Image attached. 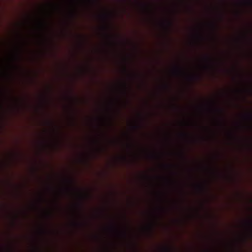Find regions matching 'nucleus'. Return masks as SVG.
I'll return each instance as SVG.
<instances>
[{
	"label": "nucleus",
	"instance_id": "nucleus-22",
	"mask_svg": "<svg viewBox=\"0 0 252 252\" xmlns=\"http://www.w3.org/2000/svg\"><path fill=\"white\" fill-rule=\"evenodd\" d=\"M124 234L125 235H126V232L125 231L124 232Z\"/></svg>",
	"mask_w": 252,
	"mask_h": 252
},
{
	"label": "nucleus",
	"instance_id": "nucleus-24",
	"mask_svg": "<svg viewBox=\"0 0 252 252\" xmlns=\"http://www.w3.org/2000/svg\"><path fill=\"white\" fill-rule=\"evenodd\" d=\"M189 77L192 79V76H189Z\"/></svg>",
	"mask_w": 252,
	"mask_h": 252
},
{
	"label": "nucleus",
	"instance_id": "nucleus-11",
	"mask_svg": "<svg viewBox=\"0 0 252 252\" xmlns=\"http://www.w3.org/2000/svg\"><path fill=\"white\" fill-rule=\"evenodd\" d=\"M218 111H219L220 113L221 114H222L223 113V110L221 109H218Z\"/></svg>",
	"mask_w": 252,
	"mask_h": 252
},
{
	"label": "nucleus",
	"instance_id": "nucleus-18",
	"mask_svg": "<svg viewBox=\"0 0 252 252\" xmlns=\"http://www.w3.org/2000/svg\"><path fill=\"white\" fill-rule=\"evenodd\" d=\"M200 188L201 190L203 189H204V187L203 186H200Z\"/></svg>",
	"mask_w": 252,
	"mask_h": 252
},
{
	"label": "nucleus",
	"instance_id": "nucleus-12",
	"mask_svg": "<svg viewBox=\"0 0 252 252\" xmlns=\"http://www.w3.org/2000/svg\"><path fill=\"white\" fill-rule=\"evenodd\" d=\"M139 126H138V125H135V126H134V128L135 129H137V128H139Z\"/></svg>",
	"mask_w": 252,
	"mask_h": 252
},
{
	"label": "nucleus",
	"instance_id": "nucleus-9",
	"mask_svg": "<svg viewBox=\"0 0 252 252\" xmlns=\"http://www.w3.org/2000/svg\"><path fill=\"white\" fill-rule=\"evenodd\" d=\"M205 59L208 62L211 61V58L208 56L206 57Z\"/></svg>",
	"mask_w": 252,
	"mask_h": 252
},
{
	"label": "nucleus",
	"instance_id": "nucleus-17",
	"mask_svg": "<svg viewBox=\"0 0 252 252\" xmlns=\"http://www.w3.org/2000/svg\"><path fill=\"white\" fill-rule=\"evenodd\" d=\"M243 36V38H246L247 37V35H246V34H244Z\"/></svg>",
	"mask_w": 252,
	"mask_h": 252
},
{
	"label": "nucleus",
	"instance_id": "nucleus-23",
	"mask_svg": "<svg viewBox=\"0 0 252 252\" xmlns=\"http://www.w3.org/2000/svg\"><path fill=\"white\" fill-rule=\"evenodd\" d=\"M106 36L108 37H110V36L108 34H106Z\"/></svg>",
	"mask_w": 252,
	"mask_h": 252
},
{
	"label": "nucleus",
	"instance_id": "nucleus-13",
	"mask_svg": "<svg viewBox=\"0 0 252 252\" xmlns=\"http://www.w3.org/2000/svg\"><path fill=\"white\" fill-rule=\"evenodd\" d=\"M104 29L105 30V31H107L108 30V27L107 26H105L104 27Z\"/></svg>",
	"mask_w": 252,
	"mask_h": 252
},
{
	"label": "nucleus",
	"instance_id": "nucleus-3",
	"mask_svg": "<svg viewBox=\"0 0 252 252\" xmlns=\"http://www.w3.org/2000/svg\"><path fill=\"white\" fill-rule=\"evenodd\" d=\"M175 72L177 74L179 73H184L185 71L182 69L179 68V67H176L175 69Z\"/></svg>",
	"mask_w": 252,
	"mask_h": 252
},
{
	"label": "nucleus",
	"instance_id": "nucleus-4",
	"mask_svg": "<svg viewBox=\"0 0 252 252\" xmlns=\"http://www.w3.org/2000/svg\"><path fill=\"white\" fill-rule=\"evenodd\" d=\"M163 251L164 252H170L172 250V249L169 247V246H165L163 249Z\"/></svg>",
	"mask_w": 252,
	"mask_h": 252
},
{
	"label": "nucleus",
	"instance_id": "nucleus-6",
	"mask_svg": "<svg viewBox=\"0 0 252 252\" xmlns=\"http://www.w3.org/2000/svg\"><path fill=\"white\" fill-rule=\"evenodd\" d=\"M245 2L246 3L250 5L252 4V0H245Z\"/></svg>",
	"mask_w": 252,
	"mask_h": 252
},
{
	"label": "nucleus",
	"instance_id": "nucleus-8",
	"mask_svg": "<svg viewBox=\"0 0 252 252\" xmlns=\"http://www.w3.org/2000/svg\"><path fill=\"white\" fill-rule=\"evenodd\" d=\"M152 229H153V225H152V224L149 225L148 226V229L149 230V231H151Z\"/></svg>",
	"mask_w": 252,
	"mask_h": 252
},
{
	"label": "nucleus",
	"instance_id": "nucleus-5",
	"mask_svg": "<svg viewBox=\"0 0 252 252\" xmlns=\"http://www.w3.org/2000/svg\"><path fill=\"white\" fill-rule=\"evenodd\" d=\"M168 25H167V29L168 30L172 25V23L170 21H169L168 22Z\"/></svg>",
	"mask_w": 252,
	"mask_h": 252
},
{
	"label": "nucleus",
	"instance_id": "nucleus-1",
	"mask_svg": "<svg viewBox=\"0 0 252 252\" xmlns=\"http://www.w3.org/2000/svg\"><path fill=\"white\" fill-rule=\"evenodd\" d=\"M244 224L249 231H252V220L251 219H248L245 220L244 221Z\"/></svg>",
	"mask_w": 252,
	"mask_h": 252
},
{
	"label": "nucleus",
	"instance_id": "nucleus-14",
	"mask_svg": "<svg viewBox=\"0 0 252 252\" xmlns=\"http://www.w3.org/2000/svg\"><path fill=\"white\" fill-rule=\"evenodd\" d=\"M124 87H125V93H126V84H124Z\"/></svg>",
	"mask_w": 252,
	"mask_h": 252
},
{
	"label": "nucleus",
	"instance_id": "nucleus-7",
	"mask_svg": "<svg viewBox=\"0 0 252 252\" xmlns=\"http://www.w3.org/2000/svg\"><path fill=\"white\" fill-rule=\"evenodd\" d=\"M102 17L105 20H106L108 18V15L107 14H103Z\"/></svg>",
	"mask_w": 252,
	"mask_h": 252
},
{
	"label": "nucleus",
	"instance_id": "nucleus-15",
	"mask_svg": "<svg viewBox=\"0 0 252 252\" xmlns=\"http://www.w3.org/2000/svg\"><path fill=\"white\" fill-rule=\"evenodd\" d=\"M82 202H81V203H80L79 206V207L80 209L82 207Z\"/></svg>",
	"mask_w": 252,
	"mask_h": 252
},
{
	"label": "nucleus",
	"instance_id": "nucleus-2",
	"mask_svg": "<svg viewBox=\"0 0 252 252\" xmlns=\"http://www.w3.org/2000/svg\"><path fill=\"white\" fill-rule=\"evenodd\" d=\"M244 118L247 121L252 122V113L247 112L244 114Z\"/></svg>",
	"mask_w": 252,
	"mask_h": 252
},
{
	"label": "nucleus",
	"instance_id": "nucleus-10",
	"mask_svg": "<svg viewBox=\"0 0 252 252\" xmlns=\"http://www.w3.org/2000/svg\"><path fill=\"white\" fill-rule=\"evenodd\" d=\"M68 183L69 184H72L73 183V181L71 179H70L68 181Z\"/></svg>",
	"mask_w": 252,
	"mask_h": 252
},
{
	"label": "nucleus",
	"instance_id": "nucleus-16",
	"mask_svg": "<svg viewBox=\"0 0 252 252\" xmlns=\"http://www.w3.org/2000/svg\"><path fill=\"white\" fill-rule=\"evenodd\" d=\"M212 27H213V28L214 30L216 29V26L215 25H213Z\"/></svg>",
	"mask_w": 252,
	"mask_h": 252
},
{
	"label": "nucleus",
	"instance_id": "nucleus-19",
	"mask_svg": "<svg viewBox=\"0 0 252 252\" xmlns=\"http://www.w3.org/2000/svg\"><path fill=\"white\" fill-rule=\"evenodd\" d=\"M80 197H81V200H82V199H84V197L83 195H81L80 196Z\"/></svg>",
	"mask_w": 252,
	"mask_h": 252
},
{
	"label": "nucleus",
	"instance_id": "nucleus-20",
	"mask_svg": "<svg viewBox=\"0 0 252 252\" xmlns=\"http://www.w3.org/2000/svg\"><path fill=\"white\" fill-rule=\"evenodd\" d=\"M8 251H9V252H11V249H8Z\"/></svg>",
	"mask_w": 252,
	"mask_h": 252
},
{
	"label": "nucleus",
	"instance_id": "nucleus-21",
	"mask_svg": "<svg viewBox=\"0 0 252 252\" xmlns=\"http://www.w3.org/2000/svg\"><path fill=\"white\" fill-rule=\"evenodd\" d=\"M165 87H166V88H168L169 87V86L168 85H166Z\"/></svg>",
	"mask_w": 252,
	"mask_h": 252
}]
</instances>
